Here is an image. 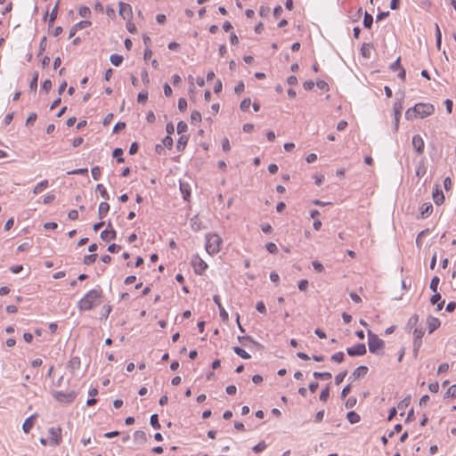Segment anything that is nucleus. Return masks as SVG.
Here are the masks:
<instances>
[{
	"mask_svg": "<svg viewBox=\"0 0 456 456\" xmlns=\"http://www.w3.org/2000/svg\"><path fill=\"white\" fill-rule=\"evenodd\" d=\"M102 289H93L77 302V308L80 311H89L102 303Z\"/></svg>",
	"mask_w": 456,
	"mask_h": 456,
	"instance_id": "f257e3e1",
	"label": "nucleus"
},
{
	"mask_svg": "<svg viewBox=\"0 0 456 456\" xmlns=\"http://www.w3.org/2000/svg\"><path fill=\"white\" fill-rule=\"evenodd\" d=\"M435 112V107L431 103L419 102L410 108L405 112V118L408 120L414 118H424Z\"/></svg>",
	"mask_w": 456,
	"mask_h": 456,
	"instance_id": "f03ea898",
	"label": "nucleus"
},
{
	"mask_svg": "<svg viewBox=\"0 0 456 456\" xmlns=\"http://www.w3.org/2000/svg\"><path fill=\"white\" fill-rule=\"evenodd\" d=\"M368 346L370 353L381 355L384 354V341L378 337V335L372 333L370 330L368 331Z\"/></svg>",
	"mask_w": 456,
	"mask_h": 456,
	"instance_id": "7ed1b4c3",
	"label": "nucleus"
},
{
	"mask_svg": "<svg viewBox=\"0 0 456 456\" xmlns=\"http://www.w3.org/2000/svg\"><path fill=\"white\" fill-rule=\"evenodd\" d=\"M222 239L217 234H208L206 236V250L209 255L216 254L220 251Z\"/></svg>",
	"mask_w": 456,
	"mask_h": 456,
	"instance_id": "20e7f679",
	"label": "nucleus"
},
{
	"mask_svg": "<svg viewBox=\"0 0 456 456\" xmlns=\"http://www.w3.org/2000/svg\"><path fill=\"white\" fill-rule=\"evenodd\" d=\"M49 434V444L52 446H57L61 443V427H51L48 429Z\"/></svg>",
	"mask_w": 456,
	"mask_h": 456,
	"instance_id": "39448f33",
	"label": "nucleus"
},
{
	"mask_svg": "<svg viewBox=\"0 0 456 456\" xmlns=\"http://www.w3.org/2000/svg\"><path fill=\"white\" fill-rule=\"evenodd\" d=\"M53 396L60 403H69L76 398V393L74 391H54L53 392Z\"/></svg>",
	"mask_w": 456,
	"mask_h": 456,
	"instance_id": "423d86ee",
	"label": "nucleus"
},
{
	"mask_svg": "<svg viewBox=\"0 0 456 456\" xmlns=\"http://www.w3.org/2000/svg\"><path fill=\"white\" fill-rule=\"evenodd\" d=\"M191 265L197 274H202L208 267V265L199 256H193Z\"/></svg>",
	"mask_w": 456,
	"mask_h": 456,
	"instance_id": "0eeeda50",
	"label": "nucleus"
},
{
	"mask_svg": "<svg viewBox=\"0 0 456 456\" xmlns=\"http://www.w3.org/2000/svg\"><path fill=\"white\" fill-rule=\"evenodd\" d=\"M411 143H412V147L414 148V150L418 155H422L424 153L425 142H424V140L421 137V135H419V134L413 135Z\"/></svg>",
	"mask_w": 456,
	"mask_h": 456,
	"instance_id": "6e6552de",
	"label": "nucleus"
},
{
	"mask_svg": "<svg viewBox=\"0 0 456 456\" xmlns=\"http://www.w3.org/2000/svg\"><path fill=\"white\" fill-rule=\"evenodd\" d=\"M346 352L350 356H361L366 354V346L364 344L360 343L352 347H348Z\"/></svg>",
	"mask_w": 456,
	"mask_h": 456,
	"instance_id": "1a4fd4ad",
	"label": "nucleus"
},
{
	"mask_svg": "<svg viewBox=\"0 0 456 456\" xmlns=\"http://www.w3.org/2000/svg\"><path fill=\"white\" fill-rule=\"evenodd\" d=\"M117 236L116 231L112 228L110 223L108 224V228L101 232V238L104 241H110L115 240Z\"/></svg>",
	"mask_w": 456,
	"mask_h": 456,
	"instance_id": "9d476101",
	"label": "nucleus"
},
{
	"mask_svg": "<svg viewBox=\"0 0 456 456\" xmlns=\"http://www.w3.org/2000/svg\"><path fill=\"white\" fill-rule=\"evenodd\" d=\"M402 110H403L402 102H395V104H394L395 131L398 130L399 119L401 117Z\"/></svg>",
	"mask_w": 456,
	"mask_h": 456,
	"instance_id": "9b49d317",
	"label": "nucleus"
},
{
	"mask_svg": "<svg viewBox=\"0 0 456 456\" xmlns=\"http://www.w3.org/2000/svg\"><path fill=\"white\" fill-rule=\"evenodd\" d=\"M414 336V352L417 354L419 348L421 346V338L424 336V331L421 329H415L413 332Z\"/></svg>",
	"mask_w": 456,
	"mask_h": 456,
	"instance_id": "f8f14e48",
	"label": "nucleus"
},
{
	"mask_svg": "<svg viewBox=\"0 0 456 456\" xmlns=\"http://www.w3.org/2000/svg\"><path fill=\"white\" fill-rule=\"evenodd\" d=\"M213 300H214V302L216 304V305L218 307V310H219V313H220V317L222 318V320L223 321H227L228 318H229V315H228V313L225 311V309L224 308V306L221 304L220 297L217 296V295H215L213 297Z\"/></svg>",
	"mask_w": 456,
	"mask_h": 456,
	"instance_id": "ddd939ff",
	"label": "nucleus"
},
{
	"mask_svg": "<svg viewBox=\"0 0 456 456\" xmlns=\"http://www.w3.org/2000/svg\"><path fill=\"white\" fill-rule=\"evenodd\" d=\"M428 332L432 333L434 332L441 324L438 318L429 316L427 321Z\"/></svg>",
	"mask_w": 456,
	"mask_h": 456,
	"instance_id": "4468645a",
	"label": "nucleus"
},
{
	"mask_svg": "<svg viewBox=\"0 0 456 456\" xmlns=\"http://www.w3.org/2000/svg\"><path fill=\"white\" fill-rule=\"evenodd\" d=\"M132 14L131 5L128 4L120 3L119 4V15L124 19H128Z\"/></svg>",
	"mask_w": 456,
	"mask_h": 456,
	"instance_id": "2eb2a0df",
	"label": "nucleus"
},
{
	"mask_svg": "<svg viewBox=\"0 0 456 456\" xmlns=\"http://www.w3.org/2000/svg\"><path fill=\"white\" fill-rule=\"evenodd\" d=\"M180 191L184 200H189L191 197V185L188 183H180Z\"/></svg>",
	"mask_w": 456,
	"mask_h": 456,
	"instance_id": "dca6fc26",
	"label": "nucleus"
},
{
	"mask_svg": "<svg viewBox=\"0 0 456 456\" xmlns=\"http://www.w3.org/2000/svg\"><path fill=\"white\" fill-rule=\"evenodd\" d=\"M110 210V205L109 203L103 201L99 204L98 208V216L100 219H102L106 216Z\"/></svg>",
	"mask_w": 456,
	"mask_h": 456,
	"instance_id": "f3484780",
	"label": "nucleus"
},
{
	"mask_svg": "<svg viewBox=\"0 0 456 456\" xmlns=\"http://www.w3.org/2000/svg\"><path fill=\"white\" fill-rule=\"evenodd\" d=\"M36 418V415H31L30 417L27 418L22 425V429L24 433L28 434L30 432L34 426V419Z\"/></svg>",
	"mask_w": 456,
	"mask_h": 456,
	"instance_id": "a211bd4d",
	"label": "nucleus"
},
{
	"mask_svg": "<svg viewBox=\"0 0 456 456\" xmlns=\"http://www.w3.org/2000/svg\"><path fill=\"white\" fill-rule=\"evenodd\" d=\"M433 211V206L431 203H425L420 208V215L422 218L428 217Z\"/></svg>",
	"mask_w": 456,
	"mask_h": 456,
	"instance_id": "6ab92c4d",
	"label": "nucleus"
},
{
	"mask_svg": "<svg viewBox=\"0 0 456 456\" xmlns=\"http://www.w3.org/2000/svg\"><path fill=\"white\" fill-rule=\"evenodd\" d=\"M433 200L436 205H440L444 200V195L442 191H440L437 187L436 191L433 192Z\"/></svg>",
	"mask_w": 456,
	"mask_h": 456,
	"instance_id": "aec40b11",
	"label": "nucleus"
},
{
	"mask_svg": "<svg viewBox=\"0 0 456 456\" xmlns=\"http://www.w3.org/2000/svg\"><path fill=\"white\" fill-rule=\"evenodd\" d=\"M188 140H189V137L187 135L182 134L180 136V138L178 139L177 143H176V149L178 151H182L184 150V148L187 145Z\"/></svg>",
	"mask_w": 456,
	"mask_h": 456,
	"instance_id": "412c9836",
	"label": "nucleus"
},
{
	"mask_svg": "<svg viewBox=\"0 0 456 456\" xmlns=\"http://www.w3.org/2000/svg\"><path fill=\"white\" fill-rule=\"evenodd\" d=\"M49 185V182L48 180H43L41 182H39L38 183H37V185L34 187L33 189V193L34 194H38L40 193L41 191H43L45 189H46Z\"/></svg>",
	"mask_w": 456,
	"mask_h": 456,
	"instance_id": "4be33fe9",
	"label": "nucleus"
},
{
	"mask_svg": "<svg viewBox=\"0 0 456 456\" xmlns=\"http://www.w3.org/2000/svg\"><path fill=\"white\" fill-rule=\"evenodd\" d=\"M368 372V368L366 366H359L353 372V377L354 379H359L364 377Z\"/></svg>",
	"mask_w": 456,
	"mask_h": 456,
	"instance_id": "5701e85b",
	"label": "nucleus"
},
{
	"mask_svg": "<svg viewBox=\"0 0 456 456\" xmlns=\"http://www.w3.org/2000/svg\"><path fill=\"white\" fill-rule=\"evenodd\" d=\"M134 439L135 442L139 444H143L146 442V434L142 430H137L134 433Z\"/></svg>",
	"mask_w": 456,
	"mask_h": 456,
	"instance_id": "b1692460",
	"label": "nucleus"
},
{
	"mask_svg": "<svg viewBox=\"0 0 456 456\" xmlns=\"http://www.w3.org/2000/svg\"><path fill=\"white\" fill-rule=\"evenodd\" d=\"M346 418H347V420L351 424L358 423L360 421V419H361L360 415L358 413H356L355 411H349V412H347Z\"/></svg>",
	"mask_w": 456,
	"mask_h": 456,
	"instance_id": "393cba45",
	"label": "nucleus"
},
{
	"mask_svg": "<svg viewBox=\"0 0 456 456\" xmlns=\"http://www.w3.org/2000/svg\"><path fill=\"white\" fill-rule=\"evenodd\" d=\"M123 60H124L123 56H121L119 54H116V53L111 54L110 57V61L111 64L116 67H118L122 63Z\"/></svg>",
	"mask_w": 456,
	"mask_h": 456,
	"instance_id": "a878e982",
	"label": "nucleus"
},
{
	"mask_svg": "<svg viewBox=\"0 0 456 456\" xmlns=\"http://www.w3.org/2000/svg\"><path fill=\"white\" fill-rule=\"evenodd\" d=\"M426 173L427 167H425L424 161L421 160L416 168V175L419 177H422L426 175Z\"/></svg>",
	"mask_w": 456,
	"mask_h": 456,
	"instance_id": "bb28decb",
	"label": "nucleus"
},
{
	"mask_svg": "<svg viewBox=\"0 0 456 456\" xmlns=\"http://www.w3.org/2000/svg\"><path fill=\"white\" fill-rule=\"evenodd\" d=\"M373 23V17L371 14L368 13L367 12L364 13L363 17V26L366 28H370Z\"/></svg>",
	"mask_w": 456,
	"mask_h": 456,
	"instance_id": "cd10ccee",
	"label": "nucleus"
},
{
	"mask_svg": "<svg viewBox=\"0 0 456 456\" xmlns=\"http://www.w3.org/2000/svg\"><path fill=\"white\" fill-rule=\"evenodd\" d=\"M233 351L236 354H238L239 356H240L243 359L250 358V354L248 353H247L244 349H242L239 346H234Z\"/></svg>",
	"mask_w": 456,
	"mask_h": 456,
	"instance_id": "c85d7f7f",
	"label": "nucleus"
},
{
	"mask_svg": "<svg viewBox=\"0 0 456 456\" xmlns=\"http://www.w3.org/2000/svg\"><path fill=\"white\" fill-rule=\"evenodd\" d=\"M313 375H314V377L315 379H321L322 380H329L332 377L330 372H318V371H314Z\"/></svg>",
	"mask_w": 456,
	"mask_h": 456,
	"instance_id": "c756f323",
	"label": "nucleus"
},
{
	"mask_svg": "<svg viewBox=\"0 0 456 456\" xmlns=\"http://www.w3.org/2000/svg\"><path fill=\"white\" fill-rule=\"evenodd\" d=\"M38 72H34L31 81L29 83V88L31 91L36 92L37 88Z\"/></svg>",
	"mask_w": 456,
	"mask_h": 456,
	"instance_id": "7c9ffc66",
	"label": "nucleus"
},
{
	"mask_svg": "<svg viewBox=\"0 0 456 456\" xmlns=\"http://www.w3.org/2000/svg\"><path fill=\"white\" fill-rule=\"evenodd\" d=\"M96 191H99L101 196L105 199V200H109L110 199V196H109V193L107 191V190L105 189V187L101 184V183H98L96 185V188H95Z\"/></svg>",
	"mask_w": 456,
	"mask_h": 456,
	"instance_id": "2f4dec72",
	"label": "nucleus"
},
{
	"mask_svg": "<svg viewBox=\"0 0 456 456\" xmlns=\"http://www.w3.org/2000/svg\"><path fill=\"white\" fill-rule=\"evenodd\" d=\"M439 282H440V279H439V277H437V276H434V277L431 279L429 288H430V289H431L433 292H438V291H437V289H438Z\"/></svg>",
	"mask_w": 456,
	"mask_h": 456,
	"instance_id": "473e14b6",
	"label": "nucleus"
},
{
	"mask_svg": "<svg viewBox=\"0 0 456 456\" xmlns=\"http://www.w3.org/2000/svg\"><path fill=\"white\" fill-rule=\"evenodd\" d=\"M150 424L155 429H159L160 428V424L159 422L158 414H152L151 416V418H150Z\"/></svg>",
	"mask_w": 456,
	"mask_h": 456,
	"instance_id": "72a5a7b5",
	"label": "nucleus"
},
{
	"mask_svg": "<svg viewBox=\"0 0 456 456\" xmlns=\"http://www.w3.org/2000/svg\"><path fill=\"white\" fill-rule=\"evenodd\" d=\"M58 5H59V2L56 3L55 6L53 8L51 13L49 14V25H52L53 23V21L55 20V19L57 18Z\"/></svg>",
	"mask_w": 456,
	"mask_h": 456,
	"instance_id": "f704fd0d",
	"label": "nucleus"
},
{
	"mask_svg": "<svg viewBox=\"0 0 456 456\" xmlns=\"http://www.w3.org/2000/svg\"><path fill=\"white\" fill-rule=\"evenodd\" d=\"M191 120L192 124H197L201 121V114L198 110H193L191 114Z\"/></svg>",
	"mask_w": 456,
	"mask_h": 456,
	"instance_id": "c9c22d12",
	"label": "nucleus"
},
{
	"mask_svg": "<svg viewBox=\"0 0 456 456\" xmlns=\"http://www.w3.org/2000/svg\"><path fill=\"white\" fill-rule=\"evenodd\" d=\"M113 157L117 159V161L119 162V163H122L124 162V159L122 157L123 155V150L120 149V148H116L114 151H113Z\"/></svg>",
	"mask_w": 456,
	"mask_h": 456,
	"instance_id": "e433bc0d",
	"label": "nucleus"
},
{
	"mask_svg": "<svg viewBox=\"0 0 456 456\" xmlns=\"http://www.w3.org/2000/svg\"><path fill=\"white\" fill-rule=\"evenodd\" d=\"M96 259H97V254L87 255L84 257L83 263L85 265H89L94 263Z\"/></svg>",
	"mask_w": 456,
	"mask_h": 456,
	"instance_id": "4c0bfd02",
	"label": "nucleus"
},
{
	"mask_svg": "<svg viewBox=\"0 0 456 456\" xmlns=\"http://www.w3.org/2000/svg\"><path fill=\"white\" fill-rule=\"evenodd\" d=\"M238 339L240 343H242L244 346H248L247 342L252 343L254 345H256L257 343L249 336H244V337H238Z\"/></svg>",
	"mask_w": 456,
	"mask_h": 456,
	"instance_id": "58836bf2",
	"label": "nucleus"
},
{
	"mask_svg": "<svg viewBox=\"0 0 456 456\" xmlns=\"http://www.w3.org/2000/svg\"><path fill=\"white\" fill-rule=\"evenodd\" d=\"M345 354L343 352H338L331 355V360L336 362H342L344 361Z\"/></svg>",
	"mask_w": 456,
	"mask_h": 456,
	"instance_id": "ea45409f",
	"label": "nucleus"
},
{
	"mask_svg": "<svg viewBox=\"0 0 456 456\" xmlns=\"http://www.w3.org/2000/svg\"><path fill=\"white\" fill-rule=\"evenodd\" d=\"M251 104L250 98H245L240 104V108L242 111H247Z\"/></svg>",
	"mask_w": 456,
	"mask_h": 456,
	"instance_id": "a19ab883",
	"label": "nucleus"
},
{
	"mask_svg": "<svg viewBox=\"0 0 456 456\" xmlns=\"http://www.w3.org/2000/svg\"><path fill=\"white\" fill-rule=\"evenodd\" d=\"M90 25H91V22L89 20H81V21L77 22V24H75L74 26L76 27V28L78 31V30L88 28Z\"/></svg>",
	"mask_w": 456,
	"mask_h": 456,
	"instance_id": "79ce46f5",
	"label": "nucleus"
},
{
	"mask_svg": "<svg viewBox=\"0 0 456 456\" xmlns=\"http://www.w3.org/2000/svg\"><path fill=\"white\" fill-rule=\"evenodd\" d=\"M176 128H177V133L179 134H182L187 131L188 126L185 122L180 121V122H178Z\"/></svg>",
	"mask_w": 456,
	"mask_h": 456,
	"instance_id": "37998d69",
	"label": "nucleus"
},
{
	"mask_svg": "<svg viewBox=\"0 0 456 456\" xmlns=\"http://www.w3.org/2000/svg\"><path fill=\"white\" fill-rule=\"evenodd\" d=\"M330 396V389L329 387H326L324 389L322 390L320 394V400L322 402H326Z\"/></svg>",
	"mask_w": 456,
	"mask_h": 456,
	"instance_id": "c03bdc74",
	"label": "nucleus"
},
{
	"mask_svg": "<svg viewBox=\"0 0 456 456\" xmlns=\"http://www.w3.org/2000/svg\"><path fill=\"white\" fill-rule=\"evenodd\" d=\"M266 448V444L264 441L259 442L256 445L253 447V451L256 453H259L263 452Z\"/></svg>",
	"mask_w": 456,
	"mask_h": 456,
	"instance_id": "a18cd8bd",
	"label": "nucleus"
},
{
	"mask_svg": "<svg viewBox=\"0 0 456 456\" xmlns=\"http://www.w3.org/2000/svg\"><path fill=\"white\" fill-rule=\"evenodd\" d=\"M346 375H347V371L346 370L338 373L335 377V384L336 385H339L341 382H343V380L346 377Z\"/></svg>",
	"mask_w": 456,
	"mask_h": 456,
	"instance_id": "49530a36",
	"label": "nucleus"
},
{
	"mask_svg": "<svg viewBox=\"0 0 456 456\" xmlns=\"http://www.w3.org/2000/svg\"><path fill=\"white\" fill-rule=\"evenodd\" d=\"M148 99V92L147 91H142L138 94L137 101L138 102L144 103Z\"/></svg>",
	"mask_w": 456,
	"mask_h": 456,
	"instance_id": "de8ad7c7",
	"label": "nucleus"
},
{
	"mask_svg": "<svg viewBox=\"0 0 456 456\" xmlns=\"http://www.w3.org/2000/svg\"><path fill=\"white\" fill-rule=\"evenodd\" d=\"M92 176L94 180H98L101 176V168L99 167H94L91 169Z\"/></svg>",
	"mask_w": 456,
	"mask_h": 456,
	"instance_id": "09e8293b",
	"label": "nucleus"
},
{
	"mask_svg": "<svg viewBox=\"0 0 456 456\" xmlns=\"http://www.w3.org/2000/svg\"><path fill=\"white\" fill-rule=\"evenodd\" d=\"M265 248H266L267 251L272 254H275L278 251V248H277L276 244H274L273 242H268L265 245Z\"/></svg>",
	"mask_w": 456,
	"mask_h": 456,
	"instance_id": "8fccbe9b",
	"label": "nucleus"
},
{
	"mask_svg": "<svg viewBox=\"0 0 456 456\" xmlns=\"http://www.w3.org/2000/svg\"><path fill=\"white\" fill-rule=\"evenodd\" d=\"M447 397H454L456 398V385L451 386L445 393Z\"/></svg>",
	"mask_w": 456,
	"mask_h": 456,
	"instance_id": "3c124183",
	"label": "nucleus"
},
{
	"mask_svg": "<svg viewBox=\"0 0 456 456\" xmlns=\"http://www.w3.org/2000/svg\"><path fill=\"white\" fill-rule=\"evenodd\" d=\"M78 13L81 17H87L90 15L91 13V11L88 7H86V6H82L79 8L78 10Z\"/></svg>",
	"mask_w": 456,
	"mask_h": 456,
	"instance_id": "603ef678",
	"label": "nucleus"
},
{
	"mask_svg": "<svg viewBox=\"0 0 456 456\" xmlns=\"http://www.w3.org/2000/svg\"><path fill=\"white\" fill-rule=\"evenodd\" d=\"M162 143L165 147L171 148L173 146V139L170 135H167L163 140Z\"/></svg>",
	"mask_w": 456,
	"mask_h": 456,
	"instance_id": "864d4df0",
	"label": "nucleus"
},
{
	"mask_svg": "<svg viewBox=\"0 0 456 456\" xmlns=\"http://www.w3.org/2000/svg\"><path fill=\"white\" fill-rule=\"evenodd\" d=\"M361 53L363 57L369 58L370 55V50L369 45H363L361 48Z\"/></svg>",
	"mask_w": 456,
	"mask_h": 456,
	"instance_id": "5fc2aeb1",
	"label": "nucleus"
},
{
	"mask_svg": "<svg viewBox=\"0 0 456 456\" xmlns=\"http://www.w3.org/2000/svg\"><path fill=\"white\" fill-rule=\"evenodd\" d=\"M88 169L87 168H78L74 169L72 171L68 172L69 175H87Z\"/></svg>",
	"mask_w": 456,
	"mask_h": 456,
	"instance_id": "6e6d98bb",
	"label": "nucleus"
},
{
	"mask_svg": "<svg viewBox=\"0 0 456 456\" xmlns=\"http://www.w3.org/2000/svg\"><path fill=\"white\" fill-rule=\"evenodd\" d=\"M178 109L180 111H184L187 109V102L184 98L178 100Z\"/></svg>",
	"mask_w": 456,
	"mask_h": 456,
	"instance_id": "4d7b16f0",
	"label": "nucleus"
},
{
	"mask_svg": "<svg viewBox=\"0 0 456 456\" xmlns=\"http://www.w3.org/2000/svg\"><path fill=\"white\" fill-rule=\"evenodd\" d=\"M111 312V306L110 305H104L102 309V318L107 319L109 314Z\"/></svg>",
	"mask_w": 456,
	"mask_h": 456,
	"instance_id": "13d9d810",
	"label": "nucleus"
},
{
	"mask_svg": "<svg viewBox=\"0 0 456 456\" xmlns=\"http://www.w3.org/2000/svg\"><path fill=\"white\" fill-rule=\"evenodd\" d=\"M47 43H46V37H43L40 44H39V53L38 55L42 54V53L46 49Z\"/></svg>",
	"mask_w": 456,
	"mask_h": 456,
	"instance_id": "bf43d9fd",
	"label": "nucleus"
},
{
	"mask_svg": "<svg viewBox=\"0 0 456 456\" xmlns=\"http://www.w3.org/2000/svg\"><path fill=\"white\" fill-rule=\"evenodd\" d=\"M308 284L307 280H301L299 281L297 287L301 291H305L308 289Z\"/></svg>",
	"mask_w": 456,
	"mask_h": 456,
	"instance_id": "052dcab7",
	"label": "nucleus"
},
{
	"mask_svg": "<svg viewBox=\"0 0 456 456\" xmlns=\"http://www.w3.org/2000/svg\"><path fill=\"white\" fill-rule=\"evenodd\" d=\"M441 294L439 292H434V295L430 298V302L432 305L437 304L439 301H441Z\"/></svg>",
	"mask_w": 456,
	"mask_h": 456,
	"instance_id": "680f3d73",
	"label": "nucleus"
},
{
	"mask_svg": "<svg viewBox=\"0 0 456 456\" xmlns=\"http://www.w3.org/2000/svg\"><path fill=\"white\" fill-rule=\"evenodd\" d=\"M256 309L261 314L266 313V307L263 301H259L256 303Z\"/></svg>",
	"mask_w": 456,
	"mask_h": 456,
	"instance_id": "e2e57ef3",
	"label": "nucleus"
},
{
	"mask_svg": "<svg viewBox=\"0 0 456 456\" xmlns=\"http://www.w3.org/2000/svg\"><path fill=\"white\" fill-rule=\"evenodd\" d=\"M51 88H52V82H51V80L50 79H45L42 83V89L47 93V92L50 91Z\"/></svg>",
	"mask_w": 456,
	"mask_h": 456,
	"instance_id": "0e129e2a",
	"label": "nucleus"
},
{
	"mask_svg": "<svg viewBox=\"0 0 456 456\" xmlns=\"http://www.w3.org/2000/svg\"><path fill=\"white\" fill-rule=\"evenodd\" d=\"M312 265L314 269L318 273H322L324 270L322 264L318 261H314Z\"/></svg>",
	"mask_w": 456,
	"mask_h": 456,
	"instance_id": "69168bd1",
	"label": "nucleus"
},
{
	"mask_svg": "<svg viewBox=\"0 0 456 456\" xmlns=\"http://www.w3.org/2000/svg\"><path fill=\"white\" fill-rule=\"evenodd\" d=\"M121 247L117 244H110L108 247V251L110 253H118L120 250Z\"/></svg>",
	"mask_w": 456,
	"mask_h": 456,
	"instance_id": "338daca9",
	"label": "nucleus"
},
{
	"mask_svg": "<svg viewBox=\"0 0 456 456\" xmlns=\"http://www.w3.org/2000/svg\"><path fill=\"white\" fill-rule=\"evenodd\" d=\"M37 113H36V112H31V113L28 115V118H27V120H26V125L28 126V125H29L30 123L35 122V121L37 120Z\"/></svg>",
	"mask_w": 456,
	"mask_h": 456,
	"instance_id": "774afa93",
	"label": "nucleus"
}]
</instances>
